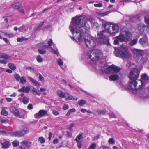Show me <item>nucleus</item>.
I'll return each instance as SVG.
<instances>
[{
    "label": "nucleus",
    "instance_id": "nucleus-1",
    "mask_svg": "<svg viewBox=\"0 0 149 149\" xmlns=\"http://www.w3.org/2000/svg\"><path fill=\"white\" fill-rule=\"evenodd\" d=\"M87 18L84 15L77 16L72 19L69 28L74 37H71L79 44L85 42L87 47L90 49L96 46L99 39L88 34L90 30V25L87 23Z\"/></svg>",
    "mask_w": 149,
    "mask_h": 149
},
{
    "label": "nucleus",
    "instance_id": "nucleus-2",
    "mask_svg": "<svg viewBox=\"0 0 149 149\" xmlns=\"http://www.w3.org/2000/svg\"><path fill=\"white\" fill-rule=\"evenodd\" d=\"M93 68L95 72H100L104 75L107 74H113L109 77V80L111 81H115L119 79V76L118 73L120 70V69L113 65L111 66L103 64L96 65L93 66Z\"/></svg>",
    "mask_w": 149,
    "mask_h": 149
},
{
    "label": "nucleus",
    "instance_id": "nucleus-3",
    "mask_svg": "<svg viewBox=\"0 0 149 149\" xmlns=\"http://www.w3.org/2000/svg\"><path fill=\"white\" fill-rule=\"evenodd\" d=\"M38 46L41 47V48L38 49V51L39 53L41 54H44L46 53V51L45 49L49 48L52 49L51 51L54 54H56L58 56L59 55V52L57 49L55 44H53L52 40L50 39L48 41V44L45 42L40 43L38 44Z\"/></svg>",
    "mask_w": 149,
    "mask_h": 149
},
{
    "label": "nucleus",
    "instance_id": "nucleus-4",
    "mask_svg": "<svg viewBox=\"0 0 149 149\" xmlns=\"http://www.w3.org/2000/svg\"><path fill=\"white\" fill-rule=\"evenodd\" d=\"M114 53L116 56L124 58H128L130 56L128 47L126 45H122L120 48L115 49Z\"/></svg>",
    "mask_w": 149,
    "mask_h": 149
},
{
    "label": "nucleus",
    "instance_id": "nucleus-5",
    "mask_svg": "<svg viewBox=\"0 0 149 149\" xmlns=\"http://www.w3.org/2000/svg\"><path fill=\"white\" fill-rule=\"evenodd\" d=\"M132 36L131 33L126 27H125L123 28L121 33L117 38L121 42H128L130 41Z\"/></svg>",
    "mask_w": 149,
    "mask_h": 149
},
{
    "label": "nucleus",
    "instance_id": "nucleus-6",
    "mask_svg": "<svg viewBox=\"0 0 149 149\" xmlns=\"http://www.w3.org/2000/svg\"><path fill=\"white\" fill-rule=\"evenodd\" d=\"M103 54L100 50L93 49L89 51L86 54L87 56L93 61L98 60L102 57Z\"/></svg>",
    "mask_w": 149,
    "mask_h": 149
},
{
    "label": "nucleus",
    "instance_id": "nucleus-7",
    "mask_svg": "<svg viewBox=\"0 0 149 149\" xmlns=\"http://www.w3.org/2000/svg\"><path fill=\"white\" fill-rule=\"evenodd\" d=\"M139 71L136 68L132 70L130 72L129 77L131 80H137L139 77Z\"/></svg>",
    "mask_w": 149,
    "mask_h": 149
},
{
    "label": "nucleus",
    "instance_id": "nucleus-8",
    "mask_svg": "<svg viewBox=\"0 0 149 149\" xmlns=\"http://www.w3.org/2000/svg\"><path fill=\"white\" fill-rule=\"evenodd\" d=\"M130 81L129 84V88L133 91H137L138 90H140L142 88L143 85V82L141 80V85L139 86V87L137 88L136 87L137 84V82L136 80H131Z\"/></svg>",
    "mask_w": 149,
    "mask_h": 149
},
{
    "label": "nucleus",
    "instance_id": "nucleus-9",
    "mask_svg": "<svg viewBox=\"0 0 149 149\" xmlns=\"http://www.w3.org/2000/svg\"><path fill=\"white\" fill-rule=\"evenodd\" d=\"M106 31L104 30L100 32V33L98 34V38L100 40H102L103 42H100V43L101 44L103 43H106L107 44L109 43L108 38L107 37H106L105 36V33Z\"/></svg>",
    "mask_w": 149,
    "mask_h": 149
},
{
    "label": "nucleus",
    "instance_id": "nucleus-10",
    "mask_svg": "<svg viewBox=\"0 0 149 149\" xmlns=\"http://www.w3.org/2000/svg\"><path fill=\"white\" fill-rule=\"evenodd\" d=\"M0 58L4 59H0V63L6 64L7 63L6 60H10L12 59L11 56L8 55L5 53L0 52Z\"/></svg>",
    "mask_w": 149,
    "mask_h": 149
},
{
    "label": "nucleus",
    "instance_id": "nucleus-11",
    "mask_svg": "<svg viewBox=\"0 0 149 149\" xmlns=\"http://www.w3.org/2000/svg\"><path fill=\"white\" fill-rule=\"evenodd\" d=\"M10 110L15 116L20 118H24V116L23 115H21L18 110L16 107H11L10 108Z\"/></svg>",
    "mask_w": 149,
    "mask_h": 149
},
{
    "label": "nucleus",
    "instance_id": "nucleus-12",
    "mask_svg": "<svg viewBox=\"0 0 149 149\" xmlns=\"http://www.w3.org/2000/svg\"><path fill=\"white\" fill-rule=\"evenodd\" d=\"M132 53L134 55V56L136 57L137 59H138L142 55L144 54L143 51L139 49L136 48L133 49Z\"/></svg>",
    "mask_w": 149,
    "mask_h": 149
},
{
    "label": "nucleus",
    "instance_id": "nucleus-13",
    "mask_svg": "<svg viewBox=\"0 0 149 149\" xmlns=\"http://www.w3.org/2000/svg\"><path fill=\"white\" fill-rule=\"evenodd\" d=\"M21 4L19 3H15L11 5V7L14 9H17L21 13L24 14L25 12L23 8L21 7Z\"/></svg>",
    "mask_w": 149,
    "mask_h": 149
},
{
    "label": "nucleus",
    "instance_id": "nucleus-14",
    "mask_svg": "<svg viewBox=\"0 0 149 149\" xmlns=\"http://www.w3.org/2000/svg\"><path fill=\"white\" fill-rule=\"evenodd\" d=\"M119 28L118 26L116 24H112V31H111L109 32V34L111 36H114L115 34L119 32Z\"/></svg>",
    "mask_w": 149,
    "mask_h": 149
},
{
    "label": "nucleus",
    "instance_id": "nucleus-15",
    "mask_svg": "<svg viewBox=\"0 0 149 149\" xmlns=\"http://www.w3.org/2000/svg\"><path fill=\"white\" fill-rule=\"evenodd\" d=\"M47 113L46 111L44 110H40L38 113L35 114L34 116L36 118H39L45 115Z\"/></svg>",
    "mask_w": 149,
    "mask_h": 149
},
{
    "label": "nucleus",
    "instance_id": "nucleus-16",
    "mask_svg": "<svg viewBox=\"0 0 149 149\" xmlns=\"http://www.w3.org/2000/svg\"><path fill=\"white\" fill-rule=\"evenodd\" d=\"M113 24V23L109 22H104L102 23L104 28L109 34V32L111 31L110 28L111 27V25H112Z\"/></svg>",
    "mask_w": 149,
    "mask_h": 149
},
{
    "label": "nucleus",
    "instance_id": "nucleus-17",
    "mask_svg": "<svg viewBox=\"0 0 149 149\" xmlns=\"http://www.w3.org/2000/svg\"><path fill=\"white\" fill-rule=\"evenodd\" d=\"M139 42L141 45L143 46H147L148 45V39L146 36L144 37L141 39Z\"/></svg>",
    "mask_w": 149,
    "mask_h": 149
},
{
    "label": "nucleus",
    "instance_id": "nucleus-18",
    "mask_svg": "<svg viewBox=\"0 0 149 149\" xmlns=\"http://www.w3.org/2000/svg\"><path fill=\"white\" fill-rule=\"evenodd\" d=\"M57 95L61 98H66L68 93L63 91L61 90H58L57 91Z\"/></svg>",
    "mask_w": 149,
    "mask_h": 149
},
{
    "label": "nucleus",
    "instance_id": "nucleus-19",
    "mask_svg": "<svg viewBox=\"0 0 149 149\" xmlns=\"http://www.w3.org/2000/svg\"><path fill=\"white\" fill-rule=\"evenodd\" d=\"M146 27V25L143 23H141L138 24V29L141 34H142L144 32Z\"/></svg>",
    "mask_w": 149,
    "mask_h": 149
},
{
    "label": "nucleus",
    "instance_id": "nucleus-20",
    "mask_svg": "<svg viewBox=\"0 0 149 149\" xmlns=\"http://www.w3.org/2000/svg\"><path fill=\"white\" fill-rule=\"evenodd\" d=\"M30 91V88L28 86H23L20 89L18 90V91L19 92H23V93H28Z\"/></svg>",
    "mask_w": 149,
    "mask_h": 149
},
{
    "label": "nucleus",
    "instance_id": "nucleus-21",
    "mask_svg": "<svg viewBox=\"0 0 149 149\" xmlns=\"http://www.w3.org/2000/svg\"><path fill=\"white\" fill-rule=\"evenodd\" d=\"M24 134L23 131H16L13 133L12 136L16 137H22L24 136Z\"/></svg>",
    "mask_w": 149,
    "mask_h": 149
},
{
    "label": "nucleus",
    "instance_id": "nucleus-22",
    "mask_svg": "<svg viewBox=\"0 0 149 149\" xmlns=\"http://www.w3.org/2000/svg\"><path fill=\"white\" fill-rule=\"evenodd\" d=\"M138 59H137L138 62H140L141 63H144L146 62L148 60L147 58L145 56H143V55H142Z\"/></svg>",
    "mask_w": 149,
    "mask_h": 149
},
{
    "label": "nucleus",
    "instance_id": "nucleus-23",
    "mask_svg": "<svg viewBox=\"0 0 149 149\" xmlns=\"http://www.w3.org/2000/svg\"><path fill=\"white\" fill-rule=\"evenodd\" d=\"M27 78L29 79L36 86H39L40 83L34 79L32 77L29 76H28Z\"/></svg>",
    "mask_w": 149,
    "mask_h": 149
},
{
    "label": "nucleus",
    "instance_id": "nucleus-24",
    "mask_svg": "<svg viewBox=\"0 0 149 149\" xmlns=\"http://www.w3.org/2000/svg\"><path fill=\"white\" fill-rule=\"evenodd\" d=\"M2 148L4 149H6L9 148L11 145L10 142L8 141H6L4 142L1 143Z\"/></svg>",
    "mask_w": 149,
    "mask_h": 149
},
{
    "label": "nucleus",
    "instance_id": "nucleus-25",
    "mask_svg": "<svg viewBox=\"0 0 149 149\" xmlns=\"http://www.w3.org/2000/svg\"><path fill=\"white\" fill-rule=\"evenodd\" d=\"M32 143L26 141H24L21 142L22 146H25L26 147L29 148L31 146Z\"/></svg>",
    "mask_w": 149,
    "mask_h": 149
},
{
    "label": "nucleus",
    "instance_id": "nucleus-26",
    "mask_svg": "<svg viewBox=\"0 0 149 149\" xmlns=\"http://www.w3.org/2000/svg\"><path fill=\"white\" fill-rule=\"evenodd\" d=\"M28 26L27 25H23L20 26L18 29L20 32H26L28 30Z\"/></svg>",
    "mask_w": 149,
    "mask_h": 149
},
{
    "label": "nucleus",
    "instance_id": "nucleus-27",
    "mask_svg": "<svg viewBox=\"0 0 149 149\" xmlns=\"http://www.w3.org/2000/svg\"><path fill=\"white\" fill-rule=\"evenodd\" d=\"M65 98V100L66 101L71 100H77V97H75L74 98L72 95H70L68 93V94L66 95V98Z\"/></svg>",
    "mask_w": 149,
    "mask_h": 149
},
{
    "label": "nucleus",
    "instance_id": "nucleus-28",
    "mask_svg": "<svg viewBox=\"0 0 149 149\" xmlns=\"http://www.w3.org/2000/svg\"><path fill=\"white\" fill-rule=\"evenodd\" d=\"M138 40V39L136 38H134L131 40H130L129 43V45L131 46H133L136 45L137 43Z\"/></svg>",
    "mask_w": 149,
    "mask_h": 149
},
{
    "label": "nucleus",
    "instance_id": "nucleus-29",
    "mask_svg": "<svg viewBox=\"0 0 149 149\" xmlns=\"http://www.w3.org/2000/svg\"><path fill=\"white\" fill-rule=\"evenodd\" d=\"M8 108L5 107H2V111L1 112V114L4 116H7L8 115V113L6 110Z\"/></svg>",
    "mask_w": 149,
    "mask_h": 149
},
{
    "label": "nucleus",
    "instance_id": "nucleus-30",
    "mask_svg": "<svg viewBox=\"0 0 149 149\" xmlns=\"http://www.w3.org/2000/svg\"><path fill=\"white\" fill-rule=\"evenodd\" d=\"M83 133H79V134L77 136L76 138L74 139V140L76 141H80L79 140H82L83 139Z\"/></svg>",
    "mask_w": 149,
    "mask_h": 149
},
{
    "label": "nucleus",
    "instance_id": "nucleus-31",
    "mask_svg": "<svg viewBox=\"0 0 149 149\" xmlns=\"http://www.w3.org/2000/svg\"><path fill=\"white\" fill-rule=\"evenodd\" d=\"M86 101L84 100H78L77 102V103L81 106H83V105L86 104Z\"/></svg>",
    "mask_w": 149,
    "mask_h": 149
},
{
    "label": "nucleus",
    "instance_id": "nucleus-32",
    "mask_svg": "<svg viewBox=\"0 0 149 149\" xmlns=\"http://www.w3.org/2000/svg\"><path fill=\"white\" fill-rule=\"evenodd\" d=\"M92 28L95 31L97 30L99 28V24L97 22L93 23L92 24Z\"/></svg>",
    "mask_w": 149,
    "mask_h": 149
},
{
    "label": "nucleus",
    "instance_id": "nucleus-33",
    "mask_svg": "<svg viewBox=\"0 0 149 149\" xmlns=\"http://www.w3.org/2000/svg\"><path fill=\"white\" fill-rule=\"evenodd\" d=\"M141 79L143 80H147L149 79L148 76L146 74H143L141 77Z\"/></svg>",
    "mask_w": 149,
    "mask_h": 149
},
{
    "label": "nucleus",
    "instance_id": "nucleus-34",
    "mask_svg": "<svg viewBox=\"0 0 149 149\" xmlns=\"http://www.w3.org/2000/svg\"><path fill=\"white\" fill-rule=\"evenodd\" d=\"M8 65L9 68L13 70H15L16 68L15 65L13 63H9Z\"/></svg>",
    "mask_w": 149,
    "mask_h": 149
},
{
    "label": "nucleus",
    "instance_id": "nucleus-35",
    "mask_svg": "<svg viewBox=\"0 0 149 149\" xmlns=\"http://www.w3.org/2000/svg\"><path fill=\"white\" fill-rule=\"evenodd\" d=\"M76 109L74 108H72L70 109L66 114V116H70L72 113H74L76 111Z\"/></svg>",
    "mask_w": 149,
    "mask_h": 149
},
{
    "label": "nucleus",
    "instance_id": "nucleus-36",
    "mask_svg": "<svg viewBox=\"0 0 149 149\" xmlns=\"http://www.w3.org/2000/svg\"><path fill=\"white\" fill-rule=\"evenodd\" d=\"M96 112L100 115H104L106 113V111L103 110H97Z\"/></svg>",
    "mask_w": 149,
    "mask_h": 149
},
{
    "label": "nucleus",
    "instance_id": "nucleus-37",
    "mask_svg": "<svg viewBox=\"0 0 149 149\" xmlns=\"http://www.w3.org/2000/svg\"><path fill=\"white\" fill-rule=\"evenodd\" d=\"M12 143L14 147H17L19 146V142L17 140H15L12 142Z\"/></svg>",
    "mask_w": 149,
    "mask_h": 149
},
{
    "label": "nucleus",
    "instance_id": "nucleus-38",
    "mask_svg": "<svg viewBox=\"0 0 149 149\" xmlns=\"http://www.w3.org/2000/svg\"><path fill=\"white\" fill-rule=\"evenodd\" d=\"M36 60L39 63H41L43 61V58L40 55H38L36 58Z\"/></svg>",
    "mask_w": 149,
    "mask_h": 149
},
{
    "label": "nucleus",
    "instance_id": "nucleus-39",
    "mask_svg": "<svg viewBox=\"0 0 149 149\" xmlns=\"http://www.w3.org/2000/svg\"><path fill=\"white\" fill-rule=\"evenodd\" d=\"M38 141L41 144L44 143L45 141V139L42 136H40L38 138Z\"/></svg>",
    "mask_w": 149,
    "mask_h": 149
},
{
    "label": "nucleus",
    "instance_id": "nucleus-40",
    "mask_svg": "<svg viewBox=\"0 0 149 149\" xmlns=\"http://www.w3.org/2000/svg\"><path fill=\"white\" fill-rule=\"evenodd\" d=\"M23 102L25 104H27L29 102V100L28 98L26 96H24L23 97Z\"/></svg>",
    "mask_w": 149,
    "mask_h": 149
},
{
    "label": "nucleus",
    "instance_id": "nucleus-41",
    "mask_svg": "<svg viewBox=\"0 0 149 149\" xmlns=\"http://www.w3.org/2000/svg\"><path fill=\"white\" fill-rule=\"evenodd\" d=\"M146 23L149 26V15H147L145 17Z\"/></svg>",
    "mask_w": 149,
    "mask_h": 149
},
{
    "label": "nucleus",
    "instance_id": "nucleus-42",
    "mask_svg": "<svg viewBox=\"0 0 149 149\" xmlns=\"http://www.w3.org/2000/svg\"><path fill=\"white\" fill-rule=\"evenodd\" d=\"M20 82L22 84H24L26 82V80L24 77H22L20 79Z\"/></svg>",
    "mask_w": 149,
    "mask_h": 149
},
{
    "label": "nucleus",
    "instance_id": "nucleus-43",
    "mask_svg": "<svg viewBox=\"0 0 149 149\" xmlns=\"http://www.w3.org/2000/svg\"><path fill=\"white\" fill-rule=\"evenodd\" d=\"M27 40V38L22 37L21 38H18L17 39V41L18 42H22L24 40Z\"/></svg>",
    "mask_w": 149,
    "mask_h": 149
},
{
    "label": "nucleus",
    "instance_id": "nucleus-44",
    "mask_svg": "<svg viewBox=\"0 0 149 149\" xmlns=\"http://www.w3.org/2000/svg\"><path fill=\"white\" fill-rule=\"evenodd\" d=\"M44 23V22L43 21L42 22H40L38 26V27L36 28V30H40L42 26H43V24Z\"/></svg>",
    "mask_w": 149,
    "mask_h": 149
},
{
    "label": "nucleus",
    "instance_id": "nucleus-45",
    "mask_svg": "<svg viewBox=\"0 0 149 149\" xmlns=\"http://www.w3.org/2000/svg\"><path fill=\"white\" fill-rule=\"evenodd\" d=\"M140 97L141 100H144L146 98V94L145 93L143 92L142 94H141Z\"/></svg>",
    "mask_w": 149,
    "mask_h": 149
},
{
    "label": "nucleus",
    "instance_id": "nucleus-46",
    "mask_svg": "<svg viewBox=\"0 0 149 149\" xmlns=\"http://www.w3.org/2000/svg\"><path fill=\"white\" fill-rule=\"evenodd\" d=\"M109 13V12L108 11H106L104 12H102L100 13L99 14V15L100 17H104L106 16Z\"/></svg>",
    "mask_w": 149,
    "mask_h": 149
},
{
    "label": "nucleus",
    "instance_id": "nucleus-47",
    "mask_svg": "<svg viewBox=\"0 0 149 149\" xmlns=\"http://www.w3.org/2000/svg\"><path fill=\"white\" fill-rule=\"evenodd\" d=\"M103 5L102 2H100L99 3L94 4V6L97 7H101L103 6Z\"/></svg>",
    "mask_w": 149,
    "mask_h": 149
},
{
    "label": "nucleus",
    "instance_id": "nucleus-48",
    "mask_svg": "<svg viewBox=\"0 0 149 149\" xmlns=\"http://www.w3.org/2000/svg\"><path fill=\"white\" fill-rule=\"evenodd\" d=\"M96 147V144L95 143H92L89 149H95Z\"/></svg>",
    "mask_w": 149,
    "mask_h": 149
},
{
    "label": "nucleus",
    "instance_id": "nucleus-49",
    "mask_svg": "<svg viewBox=\"0 0 149 149\" xmlns=\"http://www.w3.org/2000/svg\"><path fill=\"white\" fill-rule=\"evenodd\" d=\"M26 69L27 70H30L31 72L35 73L36 72V70L31 67H28Z\"/></svg>",
    "mask_w": 149,
    "mask_h": 149
},
{
    "label": "nucleus",
    "instance_id": "nucleus-50",
    "mask_svg": "<svg viewBox=\"0 0 149 149\" xmlns=\"http://www.w3.org/2000/svg\"><path fill=\"white\" fill-rule=\"evenodd\" d=\"M77 142V146L79 149H81L82 147V141H76Z\"/></svg>",
    "mask_w": 149,
    "mask_h": 149
},
{
    "label": "nucleus",
    "instance_id": "nucleus-51",
    "mask_svg": "<svg viewBox=\"0 0 149 149\" xmlns=\"http://www.w3.org/2000/svg\"><path fill=\"white\" fill-rule=\"evenodd\" d=\"M99 149H111L110 148L106 146L102 145L100 146Z\"/></svg>",
    "mask_w": 149,
    "mask_h": 149
},
{
    "label": "nucleus",
    "instance_id": "nucleus-52",
    "mask_svg": "<svg viewBox=\"0 0 149 149\" xmlns=\"http://www.w3.org/2000/svg\"><path fill=\"white\" fill-rule=\"evenodd\" d=\"M32 91H33V94H36L37 95H40V94L38 93V92L37 91L36 89L35 88H33L32 90Z\"/></svg>",
    "mask_w": 149,
    "mask_h": 149
},
{
    "label": "nucleus",
    "instance_id": "nucleus-53",
    "mask_svg": "<svg viewBox=\"0 0 149 149\" xmlns=\"http://www.w3.org/2000/svg\"><path fill=\"white\" fill-rule=\"evenodd\" d=\"M14 78L17 81H19L20 79V76L19 74H16L14 75Z\"/></svg>",
    "mask_w": 149,
    "mask_h": 149
},
{
    "label": "nucleus",
    "instance_id": "nucleus-54",
    "mask_svg": "<svg viewBox=\"0 0 149 149\" xmlns=\"http://www.w3.org/2000/svg\"><path fill=\"white\" fill-rule=\"evenodd\" d=\"M115 39L114 40V43L115 45H118L119 43V39H118L117 38V36L115 38Z\"/></svg>",
    "mask_w": 149,
    "mask_h": 149
},
{
    "label": "nucleus",
    "instance_id": "nucleus-55",
    "mask_svg": "<svg viewBox=\"0 0 149 149\" xmlns=\"http://www.w3.org/2000/svg\"><path fill=\"white\" fill-rule=\"evenodd\" d=\"M108 142L110 144H114L115 143V141L114 139L112 138H110L109 139Z\"/></svg>",
    "mask_w": 149,
    "mask_h": 149
},
{
    "label": "nucleus",
    "instance_id": "nucleus-56",
    "mask_svg": "<svg viewBox=\"0 0 149 149\" xmlns=\"http://www.w3.org/2000/svg\"><path fill=\"white\" fill-rule=\"evenodd\" d=\"M74 126V124L73 123H71L69 126L68 130L70 131H72L73 130V128Z\"/></svg>",
    "mask_w": 149,
    "mask_h": 149
},
{
    "label": "nucleus",
    "instance_id": "nucleus-57",
    "mask_svg": "<svg viewBox=\"0 0 149 149\" xmlns=\"http://www.w3.org/2000/svg\"><path fill=\"white\" fill-rule=\"evenodd\" d=\"M58 65H63V62L62 60L61 59H59L58 60Z\"/></svg>",
    "mask_w": 149,
    "mask_h": 149
},
{
    "label": "nucleus",
    "instance_id": "nucleus-58",
    "mask_svg": "<svg viewBox=\"0 0 149 149\" xmlns=\"http://www.w3.org/2000/svg\"><path fill=\"white\" fill-rule=\"evenodd\" d=\"M38 78L41 81H43L44 80V78L43 76L40 74H39Z\"/></svg>",
    "mask_w": 149,
    "mask_h": 149
},
{
    "label": "nucleus",
    "instance_id": "nucleus-59",
    "mask_svg": "<svg viewBox=\"0 0 149 149\" xmlns=\"http://www.w3.org/2000/svg\"><path fill=\"white\" fill-rule=\"evenodd\" d=\"M68 108L69 107L68 105L66 104H64L63 106V109L64 110H65L68 109Z\"/></svg>",
    "mask_w": 149,
    "mask_h": 149
},
{
    "label": "nucleus",
    "instance_id": "nucleus-60",
    "mask_svg": "<svg viewBox=\"0 0 149 149\" xmlns=\"http://www.w3.org/2000/svg\"><path fill=\"white\" fill-rule=\"evenodd\" d=\"M29 130L28 129L25 128L24 129V130L23 131H22L23 132V133L25 134L29 132Z\"/></svg>",
    "mask_w": 149,
    "mask_h": 149
},
{
    "label": "nucleus",
    "instance_id": "nucleus-61",
    "mask_svg": "<svg viewBox=\"0 0 149 149\" xmlns=\"http://www.w3.org/2000/svg\"><path fill=\"white\" fill-rule=\"evenodd\" d=\"M15 35L13 33L8 34V37L9 38H12Z\"/></svg>",
    "mask_w": 149,
    "mask_h": 149
},
{
    "label": "nucleus",
    "instance_id": "nucleus-62",
    "mask_svg": "<svg viewBox=\"0 0 149 149\" xmlns=\"http://www.w3.org/2000/svg\"><path fill=\"white\" fill-rule=\"evenodd\" d=\"M27 108L29 110L32 109H33L32 105L31 104H29L27 106Z\"/></svg>",
    "mask_w": 149,
    "mask_h": 149
},
{
    "label": "nucleus",
    "instance_id": "nucleus-63",
    "mask_svg": "<svg viewBox=\"0 0 149 149\" xmlns=\"http://www.w3.org/2000/svg\"><path fill=\"white\" fill-rule=\"evenodd\" d=\"M52 113L55 115H57L59 114V112H58L54 110L52 111Z\"/></svg>",
    "mask_w": 149,
    "mask_h": 149
},
{
    "label": "nucleus",
    "instance_id": "nucleus-64",
    "mask_svg": "<svg viewBox=\"0 0 149 149\" xmlns=\"http://www.w3.org/2000/svg\"><path fill=\"white\" fill-rule=\"evenodd\" d=\"M9 120L8 119L4 120L2 119L1 123H8Z\"/></svg>",
    "mask_w": 149,
    "mask_h": 149
}]
</instances>
